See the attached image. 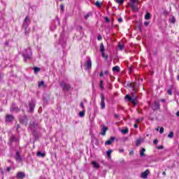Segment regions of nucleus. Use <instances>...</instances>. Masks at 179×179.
<instances>
[{
  "label": "nucleus",
  "instance_id": "10",
  "mask_svg": "<svg viewBox=\"0 0 179 179\" xmlns=\"http://www.w3.org/2000/svg\"><path fill=\"white\" fill-rule=\"evenodd\" d=\"M114 141H115V137H110L109 140L105 142V145H111Z\"/></svg>",
  "mask_w": 179,
  "mask_h": 179
},
{
  "label": "nucleus",
  "instance_id": "9",
  "mask_svg": "<svg viewBox=\"0 0 179 179\" xmlns=\"http://www.w3.org/2000/svg\"><path fill=\"white\" fill-rule=\"evenodd\" d=\"M15 160L16 162H22V157H20V153L19 152V151H17L15 153Z\"/></svg>",
  "mask_w": 179,
  "mask_h": 179
},
{
  "label": "nucleus",
  "instance_id": "44",
  "mask_svg": "<svg viewBox=\"0 0 179 179\" xmlns=\"http://www.w3.org/2000/svg\"><path fill=\"white\" fill-rule=\"evenodd\" d=\"M103 75H104V73H103V71H101L99 74V76L101 78V77H103Z\"/></svg>",
  "mask_w": 179,
  "mask_h": 179
},
{
  "label": "nucleus",
  "instance_id": "17",
  "mask_svg": "<svg viewBox=\"0 0 179 179\" xmlns=\"http://www.w3.org/2000/svg\"><path fill=\"white\" fill-rule=\"evenodd\" d=\"M10 111H14L15 113H17V111H19V108L15 106V105H13L12 107L10 108Z\"/></svg>",
  "mask_w": 179,
  "mask_h": 179
},
{
  "label": "nucleus",
  "instance_id": "56",
  "mask_svg": "<svg viewBox=\"0 0 179 179\" xmlns=\"http://www.w3.org/2000/svg\"><path fill=\"white\" fill-rule=\"evenodd\" d=\"M162 175H163V176H166V172H164V171L162 172Z\"/></svg>",
  "mask_w": 179,
  "mask_h": 179
},
{
  "label": "nucleus",
  "instance_id": "43",
  "mask_svg": "<svg viewBox=\"0 0 179 179\" xmlns=\"http://www.w3.org/2000/svg\"><path fill=\"white\" fill-rule=\"evenodd\" d=\"M145 26H149V22L146 21L144 22Z\"/></svg>",
  "mask_w": 179,
  "mask_h": 179
},
{
  "label": "nucleus",
  "instance_id": "37",
  "mask_svg": "<svg viewBox=\"0 0 179 179\" xmlns=\"http://www.w3.org/2000/svg\"><path fill=\"white\" fill-rule=\"evenodd\" d=\"M163 132H164V128L161 127L160 129H159V133L163 134Z\"/></svg>",
  "mask_w": 179,
  "mask_h": 179
},
{
  "label": "nucleus",
  "instance_id": "50",
  "mask_svg": "<svg viewBox=\"0 0 179 179\" xmlns=\"http://www.w3.org/2000/svg\"><path fill=\"white\" fill-rule=\"evenodd\" d=\"M19 128H20V125L17 124V131H19Z\"/></svg>",
  "mask_w": 179,
  "mask_h": 179
},
{
  "label": "nucleus",
  "instance_id": "57",
  "mask_svg": "<svg viewBox=\"0 0 179 179\" xmlns=\"http://www.w3.org/2000/svg\"><path fill=\"white\" fill-rule=\"evenodd\" d=\"M102 57H106V55H104V52H102Z\"/></svg>",
  "mask_w": 179,
  "mask_h": 179
},
{
  "label": "nucleus",
  "instance_id": "14",
  "mask_svg": "<svg viewBox=\"0 0 179 179\" xmlns=\"http://www.w3.org/2000/svg\"><path fill=\"white\" fill-rule=\"evenodd\" d=\"M38 87H42V89H45L46 86L45 84L44 83V81L42 80L38 83Z\"/></svg>",
  "mask_w": 179,
  "mask_h": 179
},
{
  "label": "nucleus",
  "instance_id": "61",
  "mask_svg": "<svg viewBox=\"0 0 179 179\" xmlns=\"http://www.w3.org/2000/svg\"><path fill=\"white\" fill-rule=\"evenodd\" d=\"M115 117H118L120 116L118 115H115Z\"/></svg>",
  "mask_w": 179,
  "mask_h": 179
},
{
  "label": "nucleus",
  "instance_id": "13",
  "mask_svg": "<svg viewBox=\"0 0 179 179\" xmlns=\"http://www.w3.org/2000/svg\"><path fill=\"white\" fill-rule=\"evenodd\" d=\"M34 106H36V104L34 103V102L31 101L29 103V111L31 113H33V110H34Z\"/></svg>",
  "mask_w": 179,
  "mask_h": 179
},
{
  "label": "nucleus",
  "instance_id": "33",
  "mask_svg": "<svg viewBox=\"0 0 179 179\" xmlns=\"http://www.w3.org/2000/svg\"><path fill=\"white\" fill-rule=\"evenodd\" d=\"M142 143V140L141 139H138L136 142V146H139V144Z\"/></svg>",
  "mask_w": 179,
  "mask_h": 179
},
{
  "label": "nucleus",
  "instance_id": "7",
  "mask_svg": "<svg viewBox=\"0 0 179 179\" xmlns=\"http://www.w3.org/2000/svg\"><path fill=\"white\" fill-rule=\"evenodd\" d=\"M149 173H150L149 169H147L145 171L141 173V178H143V179L148 178V176H149Z\"/></svg>",
  "mask_w": 179,
  "mask_h": 179
},
{
  "label": "nucleus",
  "instance_id": "52",
  "mask_svg": "<svg viewBox=\"0 0 179 179\" xmlns=\"http://www.w3.org/2000/svg\"><path fill=\"white\" fill-rule=\"evenodd\" d=\"M10 166L7 167V171H10Z\"/></svg>",
  "mask_w": 179,
  "mask_h": 179
},
{
  "label": "nucleus",
  "instance_id": "2",
  "mask_svg": "<svg viewBox=\"0 0 179 179\" xmlns=\"http://www.w3.org/2000/svg\"><path fill=\"white\" fill-rule=\"evenodd\" d=\"M60 86L62 89H63V90H66V92H68L69 90H71V85L69 84L62 82L60 83Z\"/></svg>",
  "mask_w": 179,
  "mask_h": 179
},
{
  "label": "nucleus",
  "instance_id": "28",
  "mask_svg": "<svg viewBox=\"0 0 179 179\" xmlns=\"http://www.w3.org/2000/svg\"><path fill=\"white\" fill-rule=\"evenodd\" d=\"M100 51L101 52H104V45L103 43L100 45Z\"/></svg>",
  "mask_w": 179,
  "mask_h": 179
},
{
  "label": "nucleus",
  "instance_id": "45",
  "mask_svg": "<svg viewBox=\"0 0 179 179\" xmlns=\"http://www.w3.org/2000/svg\"><path fill=\"white\" fill-rule=\"evenodd\" d=\"M80 106H81L83 108H85V105H83V102H81V103H80Z\"/></svg>",
  "mask_w": 179,
  "mask_h": 179
},
{
  "label": "nucleus",
  "instance_id": "41",
  "mask_svg": "<svg viewBox=\"0 0 179 179\" xmlns=\"http://www.w3.org/2000/svg\"><path fill=\"white\" fill-rule=\"evenodd\" d=\"M129 155L130 156H134V150H131L129 152Z\"/></svg>",
  "mask_w": 179,
  "mask_h": 179
},
{
  "label": "nucleus",
  "instance_id": "59",
  "mask_svg": "<svg viewBox=\"0 0 179 179\" xmlns=\"http://www.w3.org/2000/svg\"><path fill=\"white\" fill-rule=\"evenodd\" d=\"M177 79H178V80H179V74L177 76Z\"/></svg>",
  "mask_w": 179,
  "mask_h": 179
},
{
  "label": "nucleus",
  "instance_id": "47",
  "mask_svg": "<svg viewBox=\"0 0 179 179\" xmlns=\"http://www.w3.org/2000/svg\"><path fill=\"white\" fill-rule=\"evenodd\" d=\"M117 20L119 23H121V22H122V18H118Z\"/></svg>",
  "mask_w": 179,
  "mask_h": 179
},
{
  "label": "nucleus",
  "instance_id": "32",
  "mask_svg": "<svg viewBox=\"0 0 179 179\" xmlns=\"http://www.w3.org/2000/svg\"><path fill=\"white\" fill-rule=\"evenodd\" d=\"M34 71L35 73H37V72H40V68L38 67H34Z\"/></svg>",
  "mask_w": 179,
  "mask_h": 179
},
{
  "label": "nucleus",
  "instance_id": "48",
  "mask_svg": "<svg viewBox=\"0 0 179 179\" xmlns=\"http://www.w3.org/2000/svg\"><path fill=\"white\" fill-rule=\"evenodd\" d=\"M160 101H161L162 103H166V99H161Z\"/></svg>",
  "mask_w": 179,
  "mask_h": 179
},
{
  "label": "nucleus",
  "instance_id": "1",
  "mask_svg": "<svg viewBox=\"0 0 179 179\" xmlns=\"http://www.w3.org/2000/svg\"><path fill=\"white\" fill-rule=\"evenodd\" d=\"M32 55L33 53L31 52V49L30 48L26 49L22 53V56L24 57V62H27L29 59H31Z\"/></svg>",
  "mask_w": 179,
  "mask_h": 179
},
{
  "label": "nucleus",
  "instance_id": "27",
  "mask_svg": "<svg viewBox=\"0 0 179 179\" xmlns=\"http://www.w3.org/2000/svg\"><path fill=\"white\" fill-rule=\"evenodd\" d=\"M131 3V8H135V2H137L138 0H130Z\"/></svg>",
  "mask_w": 179,
  "mask_h": 179
},
{
  "label": "nucleus",
  "instance_id": "40",
  "mask_svg": "<svg viewBox=\"0 0 179 179\" xmlns=\"http://www.w3.org/2000/svg\"><path fill=\"white\" fill-rule=\"evenodd\" d=\"M105 20L107 23H108V22H110V19H108V17H105Z\"/></svg>",
  "mask_w": 179,
  "mask_h": 179
},
{
  "label": "nucleus",
  "instance_id": "25",
  "mask_svg": "<svg viewBox=\"0 0 179 179\" xmlns=\"http://www.w3.org/2000/svg\"><path fill=\"white\" fill-rule=\"evenodd\" d=\"M118 48H120V51H122V50H124V46L121 43H118Z\"/></svg>",
  "mask_w": 179,
  "mask_h": 179
},
{
  "label": "nucleus",
  "instance_id": "62",
  "mask_svg": "<svg viewBox=\"0 0 179 179\" xmlns=\"http://www.w3.org/2000/svg\"><path fill=\"white\" fill-rule=\"evenodd\" d=\"M134 89V90H136L135 88H133Z\"/></svg>",
  "mask_w": 179,
  "mask_h": 179
},
{
  "label": "nucleus",
  "instance_id": "11",
  "mask_svg": "<svg viewBox=\"0 0 179 179\" xmlns=\"http://www.w3.org/2000/svg\"><path fill=\"white\" fill-rule=\"evenodd\" d=\"M152 108L154 111H156V110H159L160 108V105L159 103L155 102Z\"/></svg>",
  "mask_w": 179,
  "mask_h": 179
},
{
  "label": "nucleus",
  "instance_id": "30",
  "mask_svg": "<svg viewBox=\"0 0 179 179\" xmlns=\"http://www.w3.org/2000/svg\"><path fill=\"white\" fill-rule=\"evenodd\" d=\"M145 19L146 20L150 19V13H147L146 15H145Z\"/></svg>",
  "mask_w": 179,
  "mask_h": 179
},
{
  "label": "nucleus",
  "instance_id": "29",
  "mask_svg": "<svg viewBox=\"0 0 179 179\" xmlns=\"http://www.w3.org/2000/svg\"><path fill=\"white\" fill-rule=\"evenodd\" d=\"M117 3H119V5H122L124 3V1L125 0H115Z\"/></svg>",
  "mask_w": 179,
  "mask_h": 179
},
{
  "label": "nucleus",
  "instance_id": "4",
  "mask_svg": "<svg viewBox=\"0 0 179 179\" xmlns=\"http://www.w3.org/2000/svg\"><path fill=\"white\" fill-rule=\"evenodd\" d=\"M30 19H29V17L27 16L23 22L22 27L25 29H27L30 24Z\"/></svg>",
  "mask_w": 179,
  "mask_h": 179
},
{
  "label": "nucleus",
  "instance_id": "23",
  "mask_svg": "<svg viewBox=\"0 0 179 179\" xmlns=\"http://www.w3.org/2000/svg\"><path fill=\"white\" fill-rule=\"evenodd\" d=\"M103 85H104V82L103 80H101L99 83V87L101 90H103V89H104Z\"/></svg>",
  "mask_w": 179,
  "mask_h": 179
},
{
  "label": "nucleus",
  "instance_id": "31",
  "mask_svg": "<svg viewBox=\"0 0 179 179\" xmlns=\"http://www.w3.org/2000/svg\"><path fill=\"white\" fill-rule=\"evenodd\" d=\"M173 136H174V133H173V131H171L168 135V138H170L171 139L173 138Z\"/></svg>",
  "mask_w": 179,
  "mask_h": 179
},
{
  "label": "nucleus",
  "instance_id": "6",
  "mask_svg": "<svg viewBox=\"0 0 179 179\" xmlns=\"http://www.w3.org/2000/svg\"><path fill=\"white\" fill-rule=\"evenodd\" d=\"M125 99L129 100V101H131V103H133L134 106H136V101L135 99H132L129 95H126Z\"/></svg>",
  "mask_w": 179,
  "mask_h": 179
},
{
  "label": "nucleus",
  "instance_id": "20",
  "mask_svg": "<svg viewBox=\"0 0 179 179\" xmlns=\"http://www.w3.org/2000/svg\"><path fill=\"white\" fill-rule=\"evenodd\" d=\"M111 153H113V150H109L106 151V155L109 159H111Z\"/></svg>",
  "mask_w": 179,
  "mask_h": 179
},
{
  "label": "nucleus",
  "instance_id": "22",
  "mask_svg": "<svg viewBox=\"0 0 179 179\" xmlns=\"http://www.w3.org/2000/svg\"><path fill=\"white\" fill-rule=\"evenodd\" d=\"M113 72H120V66H115L113 68Z\"/></svg>",
  "mask_w": 179,
  "mask_h": 179
},
{
  "label": "nucleus",
  "instance_id": "49",
  "mask_svg": "<svg viewBox=\"0 0 179 179\" xmlns=\"http://www.w3.org/2000/svg\"><path fill=\"white\" fill-rule=\"evenodd\" d=\"M25 34H29V31H27V29H25Z\"/></svg>",
  "mask_w": 179,
  "mask_h": 179
},
{
  "label": "nucleus",
  "instance_id": "15",
  "mask_svg": "<svg viewBox=\"0 0 179 179\" xmlns=\"http://www.w3.org/2000/svg\"><path fill=\"white\" fill-rule=\"evenodd\" d=\"M92 164L94 169H100V164H99V163L94 161H92Z\"/></svg>",
  "mask_w": 179,
  "mask_h": 179
},
{
  "label": "nucleus",
  "instance_id": "36",
  "mask_svg": "<svg viewBox=\"0 0 179 179\" xmlns=\"http://www.w3.org/2000/svg\"><path fill=\"white\" fill-rule=\"evenodd\" d=\"M89 17H90V13H87V14L85 16V19L87 20V19H89Z\"/></svg>",
  "mask_w": 179,
  "mask_h": 179
},
{
  "label": "nucleus",
  "instance_id": "55",
  "mask_svg": "<svg viewBox=\"0 0 179 179\" xmlns=\"http://www.w3.org/2000/svg\"><path fill=\"white\" fill-rule=\"evenodd\" d=\"M134 128H138V124H134Z\"/></svg>",
  "mask_w": 179,
  "mask_h": 179
},
{
  "label": "nucleus",
  "instance_id": "5",
  "mask_svg": "<svg viewBox=\"0 0 179 179\" xmlns=\"http://www.w3.org/2000/svg\"><path fill=\"white\" fill-rule=\"evenodd\" d=\"M85 66L87 71H89V69H92V59H90V58H89L88 60L85 62Z\"/></svg>",
  "mask_w": 179,
  "mask_h": 179
},
{
  "label": "nucleus",
  "instance_id": "3",
  "mask_svg": "<svg viewBox=\"0 0 179 179\" xmlns=\"http://www.w3.org/2000/svg\"><path fill=\"white\" fill-rule=\"evenodd\" d=\"M100 96H101V103H100L101 108L102 110H104V108H106V102H104L106 100V98L104 97L103 94H101Z\"/></svg>",
  "mask_w": 179,
  "mask_h": 179
},
{
  "label": "nucleus",
  "instance_id": "60",
  "mask_svg": "<svg viewBox=\"0 0 179 179\" xmlns=\"http://www.w3.org/2000/svg\"><path fill=\"white\" fill-rule=\"evenodd\" d=\"M2 80V76H0V82Z\"/></svg>",
  "mask_w": 179,
  "mask_h": 179
},
{
  "label": "nucleus",
  "instance_id": "19",
  "mask_svg": "<svg viewBox=\"0 0 179 179\" xmlns=\"http://www.w3.org/2000/svg\"><path fill=\"white\" fill-rule=\"evenodd\" d=\"M17 177L18 178H24V173L23 172H18L17 174Z\"/></svg>",
  "mask_w": 179,
  "mask_h": 179
},
{
  "label": "nucleus",
  "instance_id": "64",
  "mask_svg": "<svg viewBox=\"0 0 179 179\" xmlns=\"http://www.w3.org/2000/svg\"><path fill=\"white\" fill-rule=\"evenodd\" d=\"M60 1H62V0H60Z\"/></svg>",
  "mask_w": 179,
  "mask_h": 179
},
{
  "label": "nucleus",
  "instance_id": "21",
  "mask_svg": "<svg viewBox=\"0 0 179 179\" xmlns=\"http://www.w3.org/2000/svg\"><path fill=\"white\" fill-rule=\"evenodd\" d=\"M120 131L122 132V134L125 135V134H128L129 129L127 127H125L124 129H122Z\"/></svg>",
  "mask_w": 179,
  "mask_h": 179
},
{
  "label": "nucleus",
  "instance_id": "39",
  "mask_svg": "<svg viewBox=\"0 0 179 179\" xmlns=\"http://www.w3.org/2000/svg\"><path fill=\"white\" fill-rule=\"evenodd\" d=\"M163 145H159V146H157V149H158V150H162V149H163Z\"/></svg>",
  "mask_w": 179,
  "mask_h": 179
},
{
  "label": "nucleus",
  "instance_id": "58",
  "mask_svg": "<svg viewBox=\"0 0 179 179\" xmlns=\"http://www.w3.org/2000/svg\"><path fill=\"white\" fill-rule=\"evenodd\" d=\"M176 115H177L178 117H179V112H177V113H176Z\"/></svg>",
  "mask_w": 179,
  "mask_h": 179
},
{
  "label": "nucleus",
  "instance_id": "12",
  "mask_svg": "<svg viewBox=\"0 0 179 179\" xmlns=\"http://www.w3.org/2000/svg\"><path fill=\"white\" fill-rule=\"evenodd\" d=\"M108 130V127H103L101 129V134L103 135V136H106V133L107 132Z\"/></svg>",
  "mask_w": 179,
  "mask_h": 179
},
{
  "label": "nucleus",
  "instance_id": "53",
  "mask_svg": "<svg viewBox=\"0 0 179 179\" xmlns=\"http://www.w3.org/2000/svg\"><path fill=\"white\" fill-rule=\"evenodd\" d=\"M98 40L100 41V40H101V36L99 35V36H98Z\"/></svg>",
  "mask_w": 179,
  "mask_h": 179
},
{
  "label": "nucleus",
  "instance_id": "35",
  "mask_svg": "<svg viewBox=\"0 0 179 179\" xmlns=\"http://www.w3.org/2000/svg\"><path fill=\"white\" fill-rule=\"evenodd\" d=\"M79 115L80 117H85V110L80 112Z\"/></svg>",
  "mask_w": 179,
  "mask_h": 179
},
{
  "label": "nucleus",
  "instance_id": "54",
  "mask_svg": "<svg viewBox=\"0 0 179 179\" xmlns=\"http://www.w3.org/2000/svg\"><path fill=\"white\" fill-rule=\"evenodd\" d=\"M104 74H105V75H108V72L107 71H106L104 72Z\"/></svg>",
  "mask_w": 179,
  "mask_h": 179
},
{
  "label": "nucleus",
  "instance_id": "24",
  "mask_svg": "<svg viewBox=\"0 0 179 179\" xmlns=\"http://www.w3.org/2000/svg\"><path fill=\"white\" fill-rule=\"evenodd\" d=\"M167 93L170 96L173 94V86H171V88L167 90Z\"/></svg>",
  "mask_w": 179,
  "mask_h": 179
},
{
  "label": "nucleus",
  "instance_id": "46",
  "mask_svg": "<svg viewBox=\"0 0 179 179\" xmlns=\"http://www.w3.org/2000/svg\"><path fill=\"white\" fill-rule=\"evenodd\" d=\"M119 152L120 153H124V149H120Z\"/></svg>",
  "mask_w": 179,
  "mask_h": 179
},
{
  "label": "nucleus",
  "instance_id": "16",
  "mask_svg": "<svg viewBox=\"0 0 179 179\" xmlns=\"http://www.w3.org/2000/svg\"><path fill=\"white\" fill-rule=\"evenodd\" d=\"M36 156H38V157H45V152H41V151H38Z\"/></svg>",
  "mask_w": 179,
  "mask_h": 179
},
{
  "label": "nucleus",
  "instance_id": "18",
  "mask_svg": "<svg viewBox=\"0 0 179 179\" xmlns=\"http://www.w3.org/2000/svg\"><path fill=\"white\" fill-rule=\"evenodd\" d=\"M145 152H146V150L145 148H142L141 150L140 151V155L141 156V157L146 156Z\"/></svg>",
  "mask_w": 179,
  "mask_h": 179
},
{
  "label": "nucleus",
  "instance_id": "51",
  "mask_svg": "<svg viewBox=\"0 0 179 179\" xmlns=\"http://www.w3.org/2000/svg\"><path fill=\"white\" fill-rule=\"evenodd\" d=\"M11 141H15V136H11Z\"/></svg>",
  "mask_w": 179,
  "mask_h": 179
},
{
  "label": "nucleus",
  "instance_id": "63",
  "mask_svg": "<svg viewBox=\"0 0 179 179\" xmlns=\"http://www.w3.org/2000/svg\"><path fill=\"white\" fill-rule=\"evenodd\" d=\"M138 122H139V120H137Z\"/></svg>",
  "mask_w": 179,
  "mask_h": 179
},
{
  "label": "nucleus",
  "instance_id": "8",
  "mask_svg": "<svg viewBox=\"0 0 179 179\" xmlns=\"http://www.w3.org/2000/svg\"><path fill=\"white\" fill-rule=\"evenodd\" d=\"M14 119H15V117H13V116L12 115H7L6 116V121L7 122H12V121H13Z\"/></svg>",
  "mask_w": 179,
  "mask_h": 179
},
{
  "label": "nucleus",
  "instance_id": "42",
  "mask_svg": "<svg viewBox=\"0 0 179 179\" xmlns=\"http://www.w3.org/2000/svg\"><path fill=\"white\" fill-rule=\"evenodd\" d=\"M60 8H61V10L64 11V5L63 4L60 5Z\"/></svg>",
  "mask_w": 179,
  "mask_h": 179
},
{
  "label": "nucleus",
  "instance_id": "38",
  "mask_svg": "<svg viewBox=\"0 0 179 179\" xmlns=\"http://www.w3.org/2000/svg\"><path fill=\"white\" fill-rule=\"evenodd\" d=\"M153 143H154L155 145H157V143H159V140L155 139L154 141H153Z\"/></svg>",
  "mask_w": 179,
  "mask_h": 179
},
{
  "label": "nucleus",
  "instance_id": "34",
  "mask_svg": "<svg viewBox=\"0 0 179 179\" xmlns=\"http://www.w3.org/2000/svg\"><path fill=\"white\" fill-rule=\"evenodd\" d=\"M170 22H171V23H176V17H172L170 19Z\"/></svg>",
  "mask_w": 179,
  "mask_h": 179
},
{
  "label": "nucleus",
  "instance_id": "26",
  "mask_svg": "<svg viewBox=\"0 0 179 179\" xmlns=\"http://www.w3.org/2000/svg\"><path fill=\"white\" fill-rule=\"evenodd\" d=\"M95 5L96 6H97V8H101V5H103V3H100L99 1H96Z\"/></svg>",
  "mask_w": 179,
  "mask_h": 179
}]
</instances>
